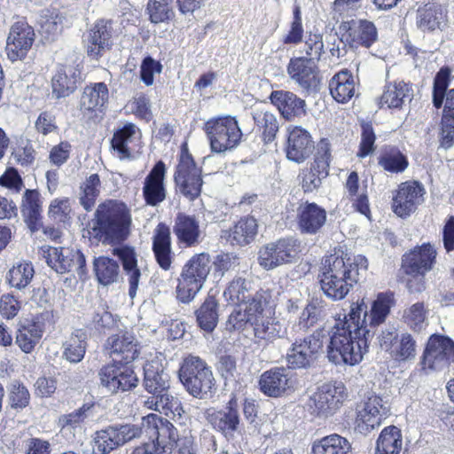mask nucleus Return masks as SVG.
Returning a JSON list of instances; mask_svg holds the SVG:
<instances>
[{
  "label": "nucleus",
  "mask_w": 454,
  "mask_h": 454,
  "mask_svg": "<svg viewBox=\"0 0 454 454\" xmlns=\"http://www.w3.org/2000/svg\"><path fill=\"white\" fill-rule=\"evenodd\" d=\"M368 260L357 254L353 257L335 252L322 262L318 280L323 294L333 301L343 300L366 272Z\"/></svg>",
  "instance_id": "nucleus-1"
},
{
  "label": "nucleus",
  "mask_w": 454,
  "mask_h": 454,
  "mask_svg": "<svg viewBox=\"0 0 454 454\" xmlns=\"http://www.w3.org/2000/svg\"><path fill=\"white\" fill-rule=\"evenodd\" d=\"M369 330L359 329L358 325L351 323L348 314L339 320L329 332L326 346L328 360L336 364H358L369 350Z\"/></svg>",
  "instance_id": "nucleus-2"
},
{
  "label": "nucleus",
  "mask_w": 454,
  "mask_h": 454,
  "mask_svg": "<svg viewBox=\"0 0 454 454\" xmlns=\"http://www.w3.org/2000/svg\"><path fill=\"white\" fill-rule=\"evenodd\" d=\"M131 214L124 202L109 200L100 203L92 219L94 238L104 245H117L130 234Z\"/></svg>",
  "instance_id": "nucleus-3"
},
{
  "label": "nucleus",
  "mask_w": 454,
  "mask_h": 454,
  "mask_svg": "<svg viewBox=\"0 0 454 454\" xmlns=\"http://www.w3.org/2000/svg\"><path fill=\"white\" fill-rule=\"evenodd\" d=\"M143 386L152 395L145 405L152 410L172 418H180L184 413L181 402L169 394V374L159 362H147L144 367Z\"/></svg>",
  "instance_id": "nucleus-4"
},
{
  "label": "nucleus",
  "mask_w": 454,
  "mask_h": 454,
  "mask_svg": "<svg viewBox=\"0 0 454 454\" xmlns=\"http://www.w3.org/2000/svg\"><path fill=\"white\" fill-rule=\"evenodd\" d=\"M178 377L184 389L194 398L209 399L216 391L211 367L198 356L188 355L183 359Z\"/></svg>",
  "instance_id": "nucleus-5"
},
{
  "label": "nucleus",
  "mask_w": 454,
  "mask_h": 454,
  "mask_svg": "<svg viewBox=\"0 0 454 454\" xmlns=\"http://www.w3.org/2000/svg\"><path fill=\"white\" fill-rule=\"evenodd\" d=\"M394 304L392 292L379 293L377 298L372 302L370 310L363 299L360 301L352 302L348 314L351 323L358 325L359 329L369 330L370 341H372L378 327L385 322Z\"/></svg>",
  "instance_id": "nucleus-6"
},
{
  "label": "nucleus",
  "mask_w": 454,
  "mask_h": 454,
  "mask_svg": "<svg viewBox=\"0 0 454 454\" xmlns=\"http://www.w3.org/2000/svg\"><path fill=\"white\" fill-rule=\"evenodd\" d=\"M210 270L208 254H194L182 269L176 291V299L182 303H190L202 289Z\"/></svg>",
  "instance_id": "nucleus-7"
},
{
  "label": "nucleus",
  "mask_w": 454,
  "mask_h": 454,
  "mask_svg": "<svg viewBox=\"0 0 454 454\" xmlns=\"http://www.w3.org/2000/svg\"><path fill=\"white\" fill-rule=\"evenodd\" d=\"M204 129L211 152L217 154L234 150L243 136L237 119L231 115L208 120Z\"/></svg>",
  "instance_id": "nucleus-8"
},
{
  "label": "nucleus",
  "mask_w": 454,
  "mask_h": 454,
  "mask_svg": "<svg viewBox=\"0 0 454 454\" xmlns=\"http://www.w3.org/2000/svg\"><path fill=\"white\" fill-rule=\"evenodd\" d=\"M177 192L190 201L200 197L203 185L202 169L198 167L186 144L181 148L178 164L174 174Z\"/></svg>",
  "instance_id": "nucleus-9"
},
{
  "label": "nucleus",
  "mask_w": 454,
  "mask_h": 454,
  "mask_svg": "<svg viewBox=\"0 0 454 454\" xmlns=\"http://www.w3.org/2000/svg\"><path fill=\"white\" fill-rule=\"evenodd\" d=\"M325 330L318 328L311 334L296 338L288 348L286 358L289 368L309 369L323 350Z\"/></svg>",
  "instance_id": "nucleus-10"
},
{
  "label": "nucleus",
  "mask_w": 454,
  "mask_h": 454,
  "mask_svg": "<svg viewBox=\"0 0 454 454\" xmlns=\"http://www.w3.org/2000/svg\"><path fill=\"white\" fill-rule=\"evenodd\" d=\"M346 397L344 384L340 381H332L320 386L309 398L306 405L311 415L326 419L340 410Z\"/></svg>",
  "instance_id": "nucleus-11"
},
{
  "label": "nucleus",
  "mask_w": 454,
  "mask_h": 454,
  "mask_svg": "<svg viewBox=\"0 0 454 454\" xmlns=\"http://www.w3.org/2000/svg\"><path fill=\"white\" fill-rule=\"evenodd\" d=\"M142 427L130 423H114L94 434V454H109L140 437Z\"/></svg>",
  "instance_id": "nucleus-12"
},
{
  "label": "nucleus",
  "mask_w": 454,
  "mask_h": 454,
  "mask_svg": "<svg viewBox=\"0 0 454 454\" xmlns=\"http://www.w3.org/2000/svg\"><path fill=\"white\" fill-rule=\"evenodd\" d=\"M301 252V242L294 237H286L268 243L259 251V264L267 270L292 263Z\"/></svg>",
  "instance_id": "nucleus-13"
},
{
  "label": "nucleus",
  "mask_w": 454,
  "mask_h": 454,
  "mask_svg": "<svg viewBox=\"0 0 454 454\" xmlns=\"http://www.w3.org/2000/svg\"><path fill=\"white\" fill-rule=\"evenodd\" d=\"M336 35L340 42L350 49H369L378 40V30L374 23L365 19L342 20Z\"/></svg>",
  "instance_id": "nucleus-14"
},
{
  "label": "nucleus",
  "mask_w": 454,
  "mask_h": 454,
  "mask_svg": "<svg viewBox=\"0 0 454 454\" xmlns=\"http://www.w3.org/2000/svg\"><path fill=\"white\" fill-rule=\"evenodd\" d=\"M117 360L103 365L98 371L100 385L110 394L127 392L134 389L139 379L132 366Z\"/></svg>",
  "instance_id": "nucleus-15"
},
{
  "label": "nucleus",
  "mask_w": 454,
  "mask_h": 454,
  "mask_svg": "<svg viewBox=\"0 0 454 454\" xmlns=\"http://www.w3.org/2000/svg\"><path fill=\"white\" fill-rule=\"evenodd\" d=\"M390 412L388 402L381 396L369 394L356 406L355 430L362 434H367L379 427Z\"/></svg>",
  "instance_id": "nucleus-16"
},
{
  "label": "nucleus",
  "mask_w": 454,
  "mask_h": 454,
  "mask_svg": "<svg viewBox=\"0 0 454 454\" xmlns=\"http://www.w3.org/2000/svg\"><path fill=\"white\" fill-rule=\"evenodd\" d=\"M44 253L47 264L57 273L74 272L82 281L88 278L86 257L81 250L49 247Z\"/></svg>",
  "instance_id": "nucleus-17"
},
{
  "label": "nucleus",
  "mask_w": 454,
  "mask_h": 454,
  "mask_svg": "<svg viewBox=\"0 0 454 454\" xmlns=\"http://www.w3.org/2000/svg\"><path fill=\"white\" fill-rule=\"evenodd\" d=\"M454 361V341L442 334H432L423 351L420 364L423 370L441 371Z\"/></svg>",
  "instance_id": "nucleus-18"
},
{
  "label": "nucleus",
  "mask_w": 454,
  "mask_h": 454,
  "mask_svg": "<svg viewBox=\"0 0 454 454\" xmlns=\"http://www.w3.org/2000/svg\"><path fill=\"white\" fill-rule=\"evenodd\" d=\"M52 318V310L45 309L31 319H25L20 324L16 334V344L23 352L28 354L34 350L43 337L46 324L51 323Z\"/></svg>",
  "instance_id": "nucleus-19"
},
{
  "label": "nucleus",
  "mask_w": 454,
  "mask_h": 454,
  "mask_svg": "<svg viewBox=\"0 0 454 454\" xmlns=\"http://www.w3.org/2000/svg\"><path fill=\"white\" fill-rule=\"evenodd\" d=\"M292 81L308 93L320 90L321 76L317 63L301 57L291 58L286 67Z\"/></svg>",
  "instance_id": "nucleus-20"
},
{
  "label": "nucleus",
  "mask_w": 454,
  "mask_h": 454,
  "mask_svg": "<svg viewBox=\"0 0 454 454\" xmlns=\"http://www.w3.org/2000/svg\"><path fill=\"white\" fill-rule=\"evenodd\" d=\"M143 427L146 435L162 451L171 449L179 443L178 431L174 425L165 418L151 413L143 418Z\"/></svg>",
  "instance_id": "nucleus-21"
},
{
  "label": "nucleus",
  "mask_w": 454,
  "mask_h": 454,
  "mask_svg": "<svg viewBox=\"0 0 454 454\" xmlns=\"http://www.w3.org/2000/svg\"><path fill=\"white\" fill-rule=\"evenodd\" d=\"M112 35L113 26L111 20H99L95 22L82 36L87 55L96 60L101 58L113 46Z\"/></svg>",
  "instance_id": "nucleus-22"
},
{
  "label": "nucleus",
  "mask_w": 454,
  "mask_h": 454,
  "mask_svg": "<svg viewBox=\"0 0 454 454\" xmlns=\"http://www.w3.org/2000/svg\"><path fill=\"white\" fill-rule=\"evenodd\" d=\"M315 145L310 133L301 126H289L286 145V158L301 163L313 153Z\"/></svg>",
  "instance_id": "nucleus-23"
},
{
  "label": "nucleus",
  "mask_w": 454,
  "mask_h": 454,
  "mask_svg": "<svg viewBox=\"0 0 454 454\" xmlns=\"http://www.w3.org/2000/svg\"><path fill=\"white\" fill-rule=\"evenodd\" d=\"M35 41L34 28L26 21L15 22L7 37L6 52L12 61L26 57Z\"/></svg>",
  "instance_id": "nucleus-24"
},
{
  "label": "nucleus",
  "mask_w": 454,
  "mask_h": 454,
  "mask_svg": "<svg viewBox=\"0 0 454 454\" xmlns=\"http://www.w3.org/2000/svg\"><path fill=\"white\" fill-rule=\"evenodd\" d=\"M424 193L425 189L418 181L402 183L393 197V212L401 218L410 216Z\"/></svg>",
  "instance_id": "nucleus-25"
},
{
  "label": "nucleus",
  "mask_w": 454,
  "mask_h": 454,
  "mask_svg": "<svg viewBox=\"0 0 454 454\" xmlns=\"http://www.w3.org/2000/svg\"><path fill=\"white\" fill-rule=\"evenodd\" d=\"M435 259V249L429 243H424L403 255L401 269L406 275L427 274L433 269Z\"/></svg>",
  "instance_id": "nucleus-26"
},
{
  "label": "nucleus",
  "mask_w": 454,
  "mask_h": 454,
  "mask_svg": "<svg viewBox=\"0 0 454 454\" xmlns=\"http://www.w3.org/2000/svg\"><path fill=\"white\" fill-rule=\"evenodd\" d=\"M106 348L113 360L129 364L137 359L140 353L139 342L133 333L120 332L110 335L106 341Z\"/></svg>",
  "instance_id": "nucleus-27"
},
{
  "label": "nucleus",
  "mask_w": 454,
  "mask_h": 454,
  "mask_svg": "<svg viewBox=\"0 0 454 454\" xmlns=\"http://www.w3.org/2000/svg\"><path fill=\"white\" fill-rule=\"evenodd\" d=\"M239 406L236 394L231 393L225 407L209 413L207 420L215 430L224 436H231L238 430L240 423Z\"/></svg>",
  "instance_id": "nucleus-28"
},
{
  "label": "nucleus",
  "mask_w": 454,
  "mask_h": 454,
  "mask_svg": "<svg viewBox=\"0 0 454 454\" xmlns=\"http://www.w3.org/2000/svg\"><path fill=\"white\" fill-rule=\"evenodd\" d=\"M326 218V210L316 202L306 201L297 208V228L301 234L320 233L325 225Z\"/></svg>",
  "instance_id": "nucleus-29"
},
{
  "label": "nucleus",
  "mask_w": 454,
  "mask_h": 454,
  "mask_svg": "<svg viewBox=\"0 0 454 454\" xmlns=\"http://www.w3.org/2000/svg\"><path fill=\"white\" fill-rule=\"evenodd\" d=\"M292 368L274 367L262 373L259 379L260 390L267 396L278 397L293 387Z\"/></svg>",
  "instance_id": "nucleus-30"
},
{
  "label": "nucleus",
  "mask_w": 454,
  "mask_h": 454,
  "mask_svg": "<svg viewBox=\"0 0 454 454\" xmlns=\"http://www.w3.org/2000/svg\"><path fill=\"white\" fill-rule=\"evenodd\" d=\"M269 98L286 121H294L307 114L305 100L294 92L284 90H272Z\"/></svg>",
  "instance_id": "nucleus-31"
},
{
  "label": "nucleus",
  "mask_w": 454,
  "mask_h": 454,
  "mask_svg": "<svg viewBox=\"0 0 454 454\" xmlns=\"http://www.w3.org/2000/svg\"><path fill=\"white\" fill-rule=\"evenodd\" d=\"M166 165L157 161L144 181L143 196L147 205L156 207L166 199L165 176Z\"/></svg>",
  "instance_id": "nucleus-32"
},
{
  "label": "nucleus",
  "mask_w": 454,
  "mask_h": 454,
  "mask_svg": "<svg viewBox=\"0 0 454 454\" xmlns=\"http://www.w3.org/2000/svg\"><path fill=\"white\" fill-rule=\"evenodd\" d=\"M173 232L184 247H192L201 241L200 221L194 215L178 212L174 219Z\"/></svg>",
  "instance_id": "nucleus-33"
},
{
  "label": "nucleus",
  "mask_w": 454,
  "mask_h": 454,
  "mask_svg": "<svg viewBox=\"0 0 454 454\" xmlns=\"http://www.w3.org/2000/svg\"><path fill=\"white\" fill-rule=\"evenodd\" d=\"M327 302L321 295H313L302 309L298 321L292 327L293 332H307L326 316Z\"/></svg>",
  "instance_id": "nucleus-34"
},
{
  "label": "nucleus",
  "mask_w": 454,
  "mask_h": 454,
  "mask_svg": "<svg viewBox=\"0 0 454 454\" xmlns=\"http://www.w3.org/2000/svg\"><path fill=\"white\" fill-rule=\"evenodd\" d=\"M113 254L121 261L122 269L128 277L129 295L133 299L136 294L141 278V271L137 267V253L134 247L121 245L113 249Z\"/></svg>",
  "instance_id": "nucleus-35"
},
{
  "label": "nucleus",
  "mask_w": 454,
  "mask_h": 454,
  "mask_svg": "<svg viewBox=\"0 0 454 454\" xmlns=\"http://www.w3.org/2000/svg\"><path fill=\"white\" fill-rule=\"evenodd\" d=\"M152 250L159 266L168 270L172 263L171 232L169 227L160 223L154 230Z\"/></svg>",
  "instance_id": "nucleus-36"
},
{
  "label": "nucleus",
  "mask_w": 454,
  "mask_h": 454,
  "mask_svg": "<svg viewBox=\"0 0 454 454\" xmlns=\"http://www.w3.org/2000/svg\"><path fill=\"white\" fill-rule=\"evenodd\" d=\"M447 21V11L441 4H427L417 11V27L423 32L442 31Z\"/></svg>",
  "instance_id": "nucleus-37"
},
{
  "label": "nucleus",
  "mask_w": 454,
  "mask_h": 454,
  "mask_svg": "<svg viewBox=\"0 0 454 454\" xmlns=\"http://www.w3.org/2000/svg\"><path fill=\"white\" fill-rule=\"evenodd\" d=\"M82 77L79 70L74 67H61L51 79L52 98H65L73 94Z\"/></svg>",
  "instance_id": "nucleus-38"
},
{
  "label": "nucleus",
  "mask_w": 454,
  "mask_h": 454,
  "mask_svg": "<svg viewBox=\"0 0 454 454\" xmlns=\"http://www.w3.org/2000/svg\"><path fill=\"white\" fill-rule=\"evenodd\" d=\"M378 165L386 172L400 174L406 170L409 160L399 147L391 145H383L377 158Z\"/></svg>",
  "instance_id": "nucleus-39"
},
{
  "label": "nucleus",
  "mask_w": 454,
  "mask_h": 454,
  "mask_svg": "<svg viewBox=\"0 0 454 454\" xmlns=\"http://www.w3.org/2000/svg\"><path fill=\"white\" fill-rule=\"evenodd\" d=\"M194 314L198 326L205 333H211L219 321V302L215 296L208 294Z\"/></svg>",
  "instance_id": "nucleus-40"
},
{
  "label": "nucleus",
  "mask_w": 454,
  "mask_h": 454,
  "mask_svg": "<svg viewBox=\"0 0 454 454\" xmlns=\"http://www.w3.org/2000/svg\"><path fill=\"white\" fill-rule=\"evenodd\" d=\"M109 91L105 82H97L93 86H86L80 99L82 112L103 111L108 101Z\"/></svg>",
  "instance_id": "nucleus-41"
},
{
  "label": "nucleus",
  "mask_w": 454,
  "mask_h": 454,
  "mask_svg": "<svg viewBox=\"0 0 454 454\" xmlns=\"http://www.w3.org/2000/svg\"><path fill=\"white\" fill-rule=\"evenodd\" d=\"M21 212L25 223L32 232L39 231L42 226L40 193L37 190L25 191Z\"/></svg>",
  "instance_id": "nucleus-42"
},
{
  "label": "nucleus",
  "mask_w": 454,
  "mask_h": 454,
  "mask_svg": "<svg viewBox=\"0 0 454 454\" xmlns=\"http://www.w3.org/2000/svg\"><path fill=\"white\" fill-rule=\"evenodd\" d=\"M93 272L99 285L108 286L116 283L120 278L119 262L105 255L96 256L93 259Z\"/></svg>",
  "instance_id": "nucleus-43"
},
{
  "label": "nucleus",
  "mask_w": 454,
  "mask_h": 454,
  "mask_svg": "<svg viewBox=\"0 0 454 454\" xmlns=\"http://www.w3.org/2000/svg\"><path fill=\"white\" fill-rule=\"evenodd\" d=\"M332 97L339 103H346L355 94V82L350 71L345 69L336 74L329 82Z\"/></svg>",
  "instance_id": "nucleus-44"
},
{
  "label": "nucleus",
  "mask_w": 454,
  "mask_h": 454,
  "mask_svg": "<svg viewBox=\"0 0 454 454\" xmlns=\"http://www.w3.org/2000/svg\"><path fill=\"white\" fill-rule=\"evenodd\" d=\"M138 129L133 123H126L117 129L111 139V148L118 153L120 160H129L131 151L129 145L136 139Z\"/></svg>",
  "instance_id": "nucleus-45"
},
{
  "label": "nucleus",
  "mask_w": 454,
  "mask_h": 454,
  "mask_svg": "<svg viewBox=\"0 0 454 454\" xmlns=\"http://www.w3.org/2000/svg\"><path fill=\"white\" fill-rule=\"evenodd\" d=\"M312 454H352L351 444L348 439L332 434L316 440L311 448Z\"/></svg>",
  "instance_id": "nucleus-46"
},
{
  "label": "nucleus",
  "mask_w": 454,
  "mask_h": 454,
  "mask_svg": "<svg viewBox=\"0 0 454 454\" xmlns=\"http://www.w3.org/2000/svg\"><path fill=\"white\" fill-rule=\"evenodd\" d=\"M270 299L271 295L267 290H259L247 299V301L241 303L245 306L243 309L249 316L250 324L258 321L266 314H272L270 307Z\"/></svg>",
  "instance_id": "nucleus-47"
},
{
  "label": "nucleus",
  "mask_w": 454,
  "mask_h": 454,
  "mask_svg": "<svg viewBox=\"0 0 454 454\" xmlns=\"http://www.w3.org/2000/svg\"><path fill=\"white\" fill-rule=\"evenodd\" d=\"M255 127L262 132V139L268 144L274 141L279 129L277 116L263 109H254L251 113Z\"/></svg>",
  "instance_id": "nucleus-48"
},
{
  "label": "nucleus",
  "mask_w": 454,
  "mask_h": 454,
  "mask_svg": "<svg viewBox=\"0 0 454 454\" xmlns=\"http://www.w3.org/2000/svg\"><path fill=\"white\" fill-rule=\"evenodd\" d=\"M412 93L409 85L404 82L389 83L385 86L384 92L380 98V107L386 105L388 108H401L405 98L411 100Z\"/></svg>",
  "instance_id": "nucleus-49"
},
{
  "label": "nucleus",
  "mask_w": 454,
  "mask_h": 454,
  "mask_svg": "<svg viewBox=\"0 0 454 454\" xmlns=\"http://www.w3.org/2000/svg\"><path fill=\"white\" fill-rule=\"evenodd\" d=\"M402 448V433L395 426L385 427L376 442V454H399Z\"/></svg>",
  "instance_id": "nucleus-50"
},
{
  "label": "nucleus",
  "mask_w": 454,
  "mask_h": 454,
  "mask_svg": "<svg viewBox=\"0 0 454 454\" xmlns=\"http://www.w3.org/2000/svg\"><path fill=\"white\" fill-rule=\"evenodd\" d=\"M87 333L82 329L75 330L69 340L64 344L63 356L73 364L81 362L86 353Z\"/></svg>",
  "instance_id": "nucleus-51"
},
{
  "label": "nucleus",
  "mask_w": 454,
  "mask_h": 454,
  "mask_svg": "<svg viewBox=\"0 0 454 454\" xmlns=\"http://www.w3.org/2000/svg\"><path fill=\"white\" fill-rule=\"evenodd\" d=\"M258 232L256 219L253 216L241 218L231 230L230 235L231 242L237 245L245 246L252 242Z\"/></svg>",
  "instance_id": "nucleus-52"
},
{
  "label": "nucleus",
  "mask_w": 454,
  "mask_h": 454,
  "mask_svg": "<svg viewBox=\"0 0 454 454\" xmlns=\"http://www.w3.org/2000/svg\"><path fill=\"white\" fill-rule=\"evenodd\" d=\"M451 73L452 70L449 66H443L434 75L432 90V104L436 109L442 107L444 96L450 90L449 86L453 78Z\"/></svg>",
  "instance_id": "nucleus-53"
},
{
  "label": "nucleus",
  "mask_w": 454,
  "mask_h": 454,
  "mask_svg": "<svg viewBox=\"0 0 454 454\" xmlns=\"http://www.w3.org/2000/svg\"><path fill=\"white\" fill-rule=\"evenodd\" d=\"M215 370L223 380L224 387L238 381L240 373L238 371L237 357L231 354H221L215 363Z\"/></svg>",
  "instance_id": "nucleus-54"
},
{
  "label": "nucleus",
  "mask_w": 454,
  "mask_h": 454,
  "mask_svg": "<svg viewBox=\"0 0 454 454\" xmlns=\"http://www.w3.org/2000/svg\"><path fill=\"white\" fill-rule=\"evenodd\" d=\"M416 347L414 338L408 333H403L397 338L389 354L399 363L414 360L417 355Z\"/></svg>",
  "instance_id": "nucleus-55"
},
{
  "label": "nucleus",
  "mask_w": 454,
  "mask_h": 454,
  "mask_svg": "<svg viewBox=\"0 0 454 454\" xmlns=\"http://www.w3.org/2000/svg\"><path fill=\"white\" fill-rule=\"evenodd\" d=\"M34 274L35 270L33 264L25 262L10 269L6 275V280L12 287L22 290L30 284Z\"/></svg>",
  "instance_id": "nucleus-56"
},
{
  "label": "nucleus",
  "mask_w": 454,
  "mask_h": 454,
  "mask_svg": "<svg viewBox=\"0 0 454 454\" xmlns=\"http://www.w3.org/2000/svg\"><path fill=\"white\" fill-rule=\"evenodd\" d=\"M331 160V145L328 139L322 138L317 145V153L314 161L309 169L316 175L325 179L329 175V167Z\"/></svg>",
  "instance_id": "nucleus-57"
},
{
  "label": "nucleus",
  "mask_w": 454,
  "mask_h": 454,
  "mask_svg": "<svg viewBox=\"0 0 454 454\" xmlns=\"http://www.w3.org/2000/svg\"><path fill=\"white\" fill-rule=\"evenodd\" d=\"M272 314H266L258 321L250 324L254 328V336L261 340H271L280 336L281 325L271 317Z\"/></svg>",
  "instance_id": "nucleus-58"
},
{
  "label": "nucleus",
  "mask_w": 454,
  "mask_h": 454,
  "mask_svg": "<svg viewBox=\"0 0 454 454\" xmlns=\"http://www.w3.org/2000/svg\"><path fill=\"white\" fill-rule=\"evenodd\" d=\"M146 12L152 23L168 22L175 16L172 8V0H149Z\"/></svg>",
  "instance_id": "nucleus-59"
},
{
  "label": "nucleus",
  "mask_w": 454,
  "mask_h": 454,
  "mask_svg": "<svg viewBox=\"0 0 454 454\" xmlns=\"http://www.w3.org/2000/svg\"><path fill=\"white\" fill-rule=\"evenodd\" d=\"M101 182L98 174H91L81 185L80 204L86 211H90L99 195Z\"/></svg>",
  "instance_id": "nucleus-60"
},
{
  "label": "nucleus",
  "mask_w": 454,
  "mask_h": 454,
  "mask_svg": "<svg viewBox=\"0 0 454 454\" xmlns=\"http://www.w3.org/2000/svg\"><path fill=\"white\" fill-rule=\"evenodd\" d=\"M8 402L12 410L22 411L29 405L30 393L19 380H13L8 387Z\"/></svg>",
  "instance_id": "nucleus-61"
},
{
  "label": "nucleus",
  "mask_w": 454,
  "mask_h": 454,
  "mask_svg": "<svg viewBox=\"0 0 454 454\" xmlns=\"http://www.w3.org/2000/svg\"><path fill=\"white\" fill-rule=\"evenodd\" d=\"M251 289V282L241 277L234 278L231 282H230L229 286L223 292L224 297L234 302V303H242L247 301L250 294Z\"/></svg>",
  "instance_id": "nucleus-62"
},
{
  "label": "nucleus",
  "mask_w": 454,
  "mask_h": 454,
  "mask_svg": "<svg viewBox=\"0 0 454 454\" xmlns=\"http://www.w3.org/2000/svg\"><path fill=\"white\" fill-rule=\"evenodd\" d=\"M404 323L414 332L419 333L427 325V310L423 302H416L403 313Z\"/></svg>",
  "instance_id": "nucleus-63"
},
{
  "label": "nucleus",
  "mask_w": 454,
  "mask_h": 454,
  "mask_svg": "<svg viewBox=\"0 0 454 454\" xmlns=\"http://www.w3.org/2000/svg\"><path fill=\"white\" fill-rule=\"evenodd\" d=\"M361 126V141L357 157L365 158L375 150L376 135L371 121H363Z\"/></svg>",
  "instance_id": "nucleus-64"
}]
</instances>
